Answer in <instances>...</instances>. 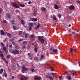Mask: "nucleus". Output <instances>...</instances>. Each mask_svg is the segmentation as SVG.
Returning a JSON list of instances; mask_svg holds the SVG:
<instances>
[{
    "mask_svg": "<svg viewBox=\"0 0 80 80\" xmlns=\"http://www.w3.org/2000/svg\"><path fill=\"white\" fill-rule=\"evenodd\" d=\"M38 38L39 41H40L41 43L43 44V43H44V42H45V39H43L44 38V36H38Z\"/></svg>",
    "mask_w": 80,
    "mask_h": 80,
    "instance_id": "nucleus-1",
    "label": "nucleus"
},
{
    "mask_svg": "<svg viewBox=\"0 0 80 80\" xmlns=\"http://www.w3.org/2000/svg\"><path fill=\"white\" fill-rule=\"evenodd\" d=\"M12 53L14 55H16L19 54V50L15 49L12 51Z\"/></svg>",
    "mask_w": 80,
    "mask_h": 80,
    "instance_id": "nucleus-2",
    "label": "nucleus"
},
{
    "mask_svg": "<svg viewBox=\"0 0 80 80\" xmlns=\"http://www.w3.org/2000/svg\"><path fill=\"white\" fill-rule=\"evenodd\" d=\"M1 44L2 46V47H3V50L5 51V53H6V54H7V48H6V47H3L5 46V44L4 43H2V42H1Z\"/></svg>",
    "mask_w": 80,
    "mask_h": 80,
    "instance_id": "nucleus-3",
    "label": "nucleus"
},
{
    "mask_svg": "<svg viewBox=\"0 0 80 80\" xmlns=\"http://www.w3.org/2000/svg\"><path fill=\"white\" fill-rule=\"evenodd\" d=\"M12 5L13 7L15 8H20L19 6L15 3H12Z\"/></svg>",
    "mask_w": 80,
    "mask_h": 80,
    "instance_id": "nucleus-4",
    "label": "nucleus"
},
{
    "mask_svg": "<svg viewBox=\"0 0 80 80\" xmlns=\"http://www.w3.org/2000/svg\"><path fill=\"white\" fill-rule=\"evenodd\" d=\"M26 70V68L25 65H23L22 67V72L24 73L25 71Z\"/></svg>",
    "mask_w": 80,
    "mask_h": 80,
    "instance_id": "nucleus-5",
    "label": "nucleus"
},
{
    "mask_svg": "<svg viewBox=\"0 0 80 80\" xmlns=\"http://www.w3.org/2000/svg\"><path fill=\"white\" fill-rule=\"evenodd\" d=\"M34 80H40L42 79V78L40 77H38L37 76H35L34 78Z\"/></svg>",
    "mask_w": 80,
    "mask_h": 80,
    "instance_id": "nucleus-6",
    "label": "nucleus"
},
{
    "mask_svg": "<svg viewBox=\"0 0 80 80\" xmlns=\"http://www.w3.org/2000/svg\"><path fill=\"white\" fill-rule=\"evenodd\" d=\"M69 8L70 10H74L75 7L73 5H72L69 6Z\"/></svg>",
    "mask_w": 80,
    "mask_h": 80,
    "instance_id": "nucleus-7",
    "label": "nucleus"
},
{
    "mask_svg": "<svg viewBox=\"0 0 80 80\" xmlns=\"http://www.w3.org/2000/svg\"><path fill=\"white\" fill-rule=\"evenodd\" d=\"M6 16L8 18L10 19L11 18V14H10L9 13H6Z\"/></svg>",
    "mask_w": 80,
    "mask_h": 80,
    "instance_id": "nucleus-8",
    "label": "nucleus"
},
{
    "mask_svg": "<svg viewBox=\"0 0 80 80\" xmlns=\"http://www.w3.org/2000/svg\"><path fill=\"white\" fill-rule=\"evenodd\" d=\"M6 34L9 38H11L12 36V34L9 32H6Z\"/></svg>",
    "mask_w": 80,
    "mask_h": 80,
    "instance_id": "nucleus-9",
    "label": "nucleus"
},
{
    "mask_svg": "<svg viewBox=\"0 0 80 80\" xmlns=\"http://www.w3.org/2000/svg\"><path fill=\"white\" fill-rule=\"evenodd\" d=\"M1 35H4L5 34V32L2 29L0 31Z\"/></svg>",
    "mask_w": 80,
    "mask_h": 80,
    "instance_id": "nucleus-10",
    "label": "nucleus"
},
{
    "mask_svg": "<svg viewBox=\"0 0 80 80\" xmlns=\"http://www.w3.org/2000/svg\"><path fill=\"white\" fill-rule=\"evenodd\" d=\"M54 8L56 9H57L58 8V6L57 4H55L54 5Z\"/></svg>",
    "mask_w": 80,
    "mask_h": 80,
    "instance_id": "nucleus-11",
    "label": "nucleus"
},
{
    "mask_svg": "<svg viewBox=\"0 0 80 80\" xmlns=\"http://www.w3.org/2000/svg\"><path fill=\"white\" fill-rule=\"evenodd\" d=\"M30 19L32 20L33 21H37V20H38V19H37V18H34L33 19V18H30Z\"/></svg>",
    "mask_w": 80,
    "mask_h": 80,
    "instance_id": "nucleus-12",
    "label": "nucleus"
},
{
    "mask_svg": "<svg viewBox=\"0 0 80 80\" xmlns=\"http://www.w3.org/2000/svg\"><path fill=\"white\" fill-rule=\"evenodd\" d=\"M41 10L42 11L45 12V11H46V8H45L43 7H42L41 9Z\"/></svg>",
    "mask_w": 80,
    "mask_h": 80,
    "instance_id": "nucleus-13",
    "label": "nucleus"
},
{
    "mask_svg": "<svg viewBox=\"0 0 80 80\" xmlns=\"http://www.w3.org/2000/svg\"><path fill=\"white\" fill-rule=\"evenodd\" d=\"M30 38L33 39H35V36L33 34H32V35L30 36Z\"/></svg>",
    "mask_w": 80,
    "mask_h": 80,
    "instance_id": "nucleus-14",
    "label": "nucleus"
},
{
    "mask_svg": "<svg viewBox=\"0 0 80 80\" xmlns=\"http://www.w3.org/2000/svg\"><path fill=\"white\" fill-rule=\"evenodd\" d=\"M21 24L23 25H24L25 24V23L24 22V21L23 20V19H22L21 20Z\"/></svg>",
    "mask_w": 80,
    "mask_h": 80,
    "instance_id": "nucleus-15",
    "label": "nucleus"
},
{
    "mask_svg": "<svg viewBox=\"0 0 80 80\" xmlns=\"http://www.w3.org/2000/svg\"><path fill=\"white\" fill-rule=\"evenodd\" d=\"M52 52L54 53H56L58 52V50L57 49H53L52 50Z\"/></svg>",
    "mask_w": 80,
    "mask_h": 80,
    "instance_id": "nucleus-16",
    "label": "nucleus"
},
{
    "mask_svg": "<svg viewBox=\"0 0 80 80\" xmlns=\"http://www.w3.org/2000/svg\"><path fill=\"white\" fill-rule=\"evenodd\" d=\"M33 22H31L29 23V27H32L33 26Z\"/></svg>",
    "mask_w": 80,
    "mask_h": 80,
    "instance_id": "nucleus-17",
    "label": "nucleus"
},
{
    "mask_svg": "<svg viewBox=\"0 0 80 80\" xmlns=\"http://www.w3.org/2000/svg\"><path fill=\"white\" fill-rule=\"evenodd\" d=\"M15 21H14V20H12V21H11V23L12 24H14L15 23Z\"/></svg>",
    "mask_w": 80,
    "mask_h": 80,
    "instance_id": "nucleus-18",
    "label": "nucleus"
},
{
    "mask_svg": "<svg viewBox=\"0 0 80 80\" xmlns=\"http://www.w3.org/2000/svg\"><path fill=\"white\" fill-rule=\"evenodd\" d=\"M34 59L35 61L38 62V58L37 57H35L34 58Z\"/></svg>",
    "mask_w": 80,
    "mask_h": 80,
    "instance_id": "nucleus-19",
    "label": "nucleus"
},
{
    "mask_svg": "<svg viewBox=\"0 0 80 80\" xmlns=\"http://www.w3.org/2000/svg\"><path fill=\"white\" fill-rule=\"evenodd\" d=\"M19 5H20V6L21 7H25V5L24 4H22L21 3H19Z\"/></svg>",
    "mask_w": 80,
    "mask_h": 80,
    "instance_id": "nucleus-20",
    "label": "nucleus"
},
{
    "mask_svg": "<svg viewBox=\"0 0 80 80\" xmlns=\"http://www.w3.org/2000/svg\"><path fill=\"white\" fill-rule=\"evenodd\" d=\"M66 77L68 78V79L69 80H70L72 78L71 76H66Z\"/></svg>",
    "mask_w": 80,
    "mask_h": 80,
    "instance_id": "nucleus-21",
    "label": "nucleus"
},
{
    "mask_svg": "<svg viewBox=\"0 0 80 80\" xmlns=\"http://www.w3.org/2000/svg\"><path fill=\"white\" fill-rule=\"evenodd\" d=\"M50 76H49V74H47L46 75V78L48 79L50 78Z\"/></svg>",
    "mask_w": 80,
    "mask_h": 80,
    "instance_id": "nucleus-22",
    "label": "nucleus"
},
{
    "mask_svg": "<svg viewBox=\"0 0 80 80\" xmlns=\"http://www.w3.org/2000/svg\"><path fill=\"white\" fill-rule=\"evenodd\" d=\"M31 72L32 73L34 72H35V70L34 69H33V68H31Z\"/></svg>",
    "mask_w": 80,
    "mask_h": 80,
    "instance_id": "nucleus-23",
    "label": "nucleus"
},
{
    "mask_svg": "<svg viewBox=\"0 0 80 80\" xmlns=\"http://www.w3.org/2000/svg\"><path fill=\"white\" fill-rule=\"evenodd\" d=\"M3 71H4V70H3V69L1 68V70H0V74H2V72H3Z\"/></svg>",
    "mask_w": 80,
    "mask_h": 80,
    "instance_id": "nucleus-24",
    "label": "nucleus"
},
{
    "mask_svg": "<svg viewBox=\"0 0 80 80\" xmlns=\"http://www.w3.org/2000/svg\"><path fill=\"white\" fill-rule=\"evenodd\" d=\"M11 56L9 54H8L7 55V58L8 59H9L10 58V57H11Z\"/></svg>",
    "mask_w": 80,
    "mask_h": 80,
    "instance_id": "nucleus-25",
    "label": "nucleus"
},
{
    "mask_svg": "<svg viewBox=\"0 0 80 80\" xmlns=\"http://www.w3.org/2000/svg\"><path fill=\"white\" fill-rule=\"evenodd\" d=\"M73 51V49L72 48H71L70 51L71 54L72 53Z\"/></svg>",
    "mask_w": 80,
    "mask_h": 80,
    "instance_id": "nucleus-26",
    "label": "nucleus"
},
{
    "mask_svg": "<svg viewBox=\"0 0 80 80\" xmlns=\"http://www.w3.org/2000/svg\"><path fill=\"white\" fill-rule=\"evenodd\" d=\"M13 28L14 30H17L18 29V28L16 27L15 26H13Z\"/></svg>",
    "mask_w": 80,
    "mask_h": 80,
    "instance_id": "nucleus-27",
    "label": "nucleus"
},
{
    "mask_svg": "<svg viewBox=\"0 0 80 80\" xmlns=\"http://www.w3.org/2000/svg\"><path fill=\"white\" fill-rule=\"evenodd\" d=\"M57 19V18L55 16H54L53 17V20H55Z\"/></svg>",
    "mask_w": 80,
    "mask_h": 80,
    "instance_id": "nucleus-28",
    "label": "nucleus"
},
{
    "mask_svg": "<svg viewBox=\"0 0 80 80\" xmlns=\"http://www.w3.org/2000/svg\"><path fill=\"white\" fill-rule=\"evenodd\" d=\"M4 76L6 77V78L7 77V74L6 72H5L4 73Z\"/></svg>",
    "mask_w": 80,
    "mask_h": 80,
    "instance_id": "nucleus-29",
    "label": "nucleus"
},
{
    "mask_svg": "<svg viewBox=\"0 0 80 80\" xmlns=\"http://www.w3.org/2000/svg\"><path fill=\"white\" fill-rule=\"evenodd\" d=\"M25 38H28V34H25Z\"/></svg>",
    "mask_w": 80,
    "mask_h": 80,
    "instance_id": "nucleus-30",
    "label": "nucleus"
},
{
    "mask_svg": "<svg viewBox=\"0 0 80 80\" xmlns=\"http://www.w3.org/2000/svg\"><path fill=\"white\" fill-rule=\"evenodd\" d=\"M28 57H29L30 58L32 57V54H30V53H28Z\"/></svg>",
    "mask_w": 80,
    "mask_h": 80,
    "instance_id": "nucleus-31",
    "label": "nucleus"
},
{
    "mask_svg": "<svg viewBox=\"0 0 80 80\" xmlns=\"http://www.w3.org/2000/svg\"><path fill=\"white\" fill-rule=\"evenodd\" d=\"M38 50V48H34V51L37 52V51Z\"/></svg>",
    "mask_w": 80,
    "mask_h": 80,
    "instance_id": "nucleus-32",
    "label": "nucleus"
},
{
    "mask_svg": "<svg viewBox=\"0 0 80 80\" xmlns=\"http://www.w3.org/2000/svg\"><path fill=\"white\" fill-rule=\"evenodd\" d=\"M61 15L60 14H58V17L59 18H61Z\"/></svg>",
    "mask_w": 80,
    "mask_h": 80,
    "instance_id": "nucleus-33",
    "label": "nucleus"
},
{
    "mask_svg": "<svg viewBox=\"0 0 80 80\" xmlns=\"http://www.w3.org/2000/svg\"><path fill=\"white\" fill-rule=\"evenodd\" d=\"M73 71H69V72H71V74H73V76H74L75 75L74 73V72L72 73V72H73Z\"/></svg>",
    "mask_w": 80,
    "mask_h": 80,
    "instance_id": "nucleus-34",
    "label": "nucleus"
},
{
    "mask_svg": "<svg viewBox=\"0 0 80 80\" xmlns=\"http://www.w3.org/2000/svg\"><path fill=\"white\" fill-rule=\"evenodd\" d=\"M15 12L16 13H17L18 12H19V11L18 10L16 9L15 10Z\"/></svg>",
    "mask_w": 80,
    "mask_h": 80,
    "instance_id": "nucleus-35",
    "label": "nucleus"
},
{
    "mask_svg": "<svg viewBox=\"0 0 80 80\" xmlns=\"http://www.w3.org/2000/svg\"><path fill=\"white\" fill-rule=\"evenodd\" d=\"M22 32H22V31H19V35H20L21 34H22Z\"/></svg>",
    "mask_w": 80,
    "mask_h": 80,
    "instance_id": "nucleus-36",
    "label": "nucleus"
},
{
    "mask_svg": "<svg viewBox=\"0 0 80 80\" xmlns=\"http://www.w3.org/2000/svg\"><path fill=\"white\" fill-rule=\"evenodd\" d=\"M0 56H1L2 58H3L4 57V54L2 53L1 54H0Z\"/></svg>",
    "mask_w": 80,
    "mask_h": 80,
    "instance_id": "nucleus-37",
    "label": "nucleus"
},
{
    "mask_svg": "<svg viewBox=\"0 0 80 80\" xmlns=\"http://www.w3.org/2000/svg\"><path fill=\"white\" fill-rule=\"evenodd\" d=\"M49 78L50 80H53V78L51 76H50Z\"/></svg>",
    "mask_w": 80,
    "mask_h": 80,
    "instance_id": "nucleus-38",
    "label": "nucleus"
},
{
    "mask_svg": "<svg viewBox=\"0 0 80 80\" xmlns=\"http://www.w3.org/2000/svg\"><path fill=\"white\" fill-rule=\"evenodd\" d=\"M23 78L25 80H27L28 79V78L26 77H23Z\"/></svg>",
    "mask_w": 80,
    "mask_h": 80,
    "instance_id": "nucleus-39",
    "label": "nucleus"
},
{
    "mask_svg": "<svg viewBox=\"0 0 80 80\" xmlns=\"http://www.w3.org/2000/svg\"><path fill=\"white\" fill-rule=\"evenodd\" d=\"M50 70H51V71H54L53 69V68L52 67H51Z\"/></svg>",
    "mask_w": 80,
    "mask_h": 80,
    "instance_id": "nucleus-40",
    "label": "nucleus"
},
{
    "mask_svg": "<svg viewBox=\"0 0 80 80\" xmlns=\"http://www.w3.org/2000/svg\"><path fill=\"white\" fill-rule=\"evenodd\" d=\"M3 11V9L2 8H0V13L2 12Z\"/></svg>",
    "mask_w": 80,
    "mask_h": 80,
    "instance_id": "nucleus-41",
    "label": "nucleus"
},
{
    "mask_svg": "<svg viewBox=\"0 0 80 80\" xmlns=\"http://www.w3.org/2000/svg\"><path fill=\"white\" fill-rule=\"evenodd\" d=\"M43 57H44L43 55H42L41 56V59H43Z\"/></svg>",
    "mask_w": 80,
    "mask_h": 80,
    "instance_id": "nucleus-42",
    "label": "nucleus"
},
{
    "mask_svg": "<svg viewBox=\"0 0 80 80\" xmlns=\"http://www.w3.org/2000/svg\"><path fill=\"white\" fill-rule=\"evenodd\" d=\"M40 26V24H38V25L37 26V27L38 28H39V27Z\"/></svg>",
    "mask_w": 80,
    "mask_h": 80,
    "instance_id": "nucleus-43",
    "label": "nucleus"
},
{
    "mask_svg": "<svg viewBox=\"0 0 80 80\" xmlns=\"http://www.w3.org/2000/svg\"><path fill=\"white\" fill-rule=\"evenodd\" d=\"M23 40V39H21L20 40H19L18 41L19 42H21Z\"/></svg>",
    "mask_w": 80,
    "mask_h": 80,
    "instance_id": "nucleus-44",
    "label": "nucleus"
},
{
    "mask_svg": "<svg viewBox=\"0 0 80 80\" xmlns=\"http://www.w3.org/2000/svg\"><path fill=\"white\" fill-rule=\"evenodd\" d=\"M27 43V42H26L25 41H24L23 42V44H25Z\"/></svg>",
    "mask_w": 80,
    "mask_h": 80,
    "instance_id": "nucleus-45",
    "label": "nucleus"
},
{
    "mask_svg": "<svg viewBox=\"0 0 80 80\" xmlns=\"http://www.w3.org/2000/svg\"><path fill=\"white\" fill-rule=\"evenodd\" d=\"M12 44L13 45H16L15 42H12Z\"/></svg>",
    "mask_w": 80,
    "mask_h": 80,
    "instance_id": "nucleus-46",
    "label": "nucleus"
},
{
    "mask_svg": "<svg viewBox=\"0 0 80 80\" xmlns=\"http://www.w3.org/2000/svg\"><path fill=\"white\" fill-rule=\"evenodd\" d=\"M12 45H9V48H12Z\"/></svg>",
    "mask_w": 80,
    "mask_h": 80,
    "instance_id": "nucleus-47",
    "label": "nucleus"
},
{
    "mask_svg": "<svg viewBox=\"0 0 80 80\" xmlns=\"http://www.w3.org/2000/svg\"><path fill=\"white\" fill-rule=\"evenodd\" d=\"M2 59L3 61H4L6 60V59L5 58H4V57L2 58Z\"/></svg>",
    "mask_w": 80,
    "mask_h": 80,
    "instance_id": "nucleus-48",
    "label": "nucleus"
},
{
    "mask_svg": "<svg viewBox=\"0 0 80 80\" xmlns=\"http://www.w3.org/2000/svg\"><path fill=\"white\" fill-rule=\"evenodd\" d=\"M52 47H51V48H50V51H52Z\"/></svg>",
    "mask_w": 80,
    "mask_h": 80,
    "instance_id": "nucleus-49",
    "label": "nucleus"
},
{
    "mask_svg": "<svg viewBox=\"0 0 80 80\" xmlns=\"http://www.w3.org/2000/svg\"><path fill=\"white\" fill-rule=\"evenodd\" d=\"M3 22L4 23H6L7 22V21H6V20H4L3 21Z\"/></svg>",
    "mask_w": 80,
    "mask_h": 80,
    "instance_id": "nucleus-50",
    "label": "nucleus"
},
{
    "mask_svg": "<svg viewBox=\"0 0 80 80\" xmlns=\"http://www.w3.org/2000/svg\"><path fill=\"white\" fill-rule=\"evenodd\" d=\"M37 45H35L34 46V48H37Z\"/></svg>",
    "mask_w": 80,
    "mask_h": 80,
    "instance_id": "nucleus-51",
    "label": "nucleus"
},
{
    "mask_svg": "<svg viewBox=\"0 0 80 80\" xmlns=\"http://www.w3.org/2000/svg\"><path fill=\"white\" fill-rule=\"evenodd\" d=\"M76 2L80 4V1H76Z\"/></svg>",
    "mask_w": 80,
    "mask_h": 80,
    "instance_id": "nucleus-52",
    "label": "nucleus"
},
{
    "mask_svg": "<svg viewBox=\"0 0 80 80\" xmlns=\"http://www.w3.org/2000/svg\"><path fill=\"white\" fill-rule=\"evenodd\" d=\"M31 3H32V2H31V1H29L28 2V4H31Z\"/></svg>",
    "mask_w": 80,
    "mask_h": 80,
    "instance_id": "nucleus-53",
    "label": "nucleus"
},
{
    "mask_svg": "<svg viewBox=\"0 0 80 80\" xmlns=\"http://www.w3.org/2000/svg\"><path fill=\"white\" fill-rule=\"evenodd\" d=\"M21 80H24V79L23 78V77H22L21 78Z\"/></svg>",
    "mask_w": 80,
    "mask_h": 80,
    "instance_id": "nucleus-54",
    "label": "nucleus"
},
{
    "mask_svg": "<svg viewBox=\"0 0 80 80\" xmlns=\"http://www.w3.org/2000/svg\"><path fill=\"white\" fill-rule=\"evenodd\" d=\"M51 73L52 74V76H54V75H55V73Z\"/></svg>",
    "mask_w": 80,
    "mask_h": 80,
    "instance_id": "nucleus-55",
    "label": "nucleus"
},
{
    "mask_svg": "<svg viewBox=\"0 0 80 80\" xmlns=\"http://www.w3.org/2000/svg\"><path fill=\"white\" fill-rule=\"evenodd\" d=\"M14 40L13 39H10L9 40V41H10V42H12V41Z\"/></svg>",
    "mask_w": 80,
    "mask_h": 80,
    "instance_id": "nucleus-56",
    "label": "nucleus"
},
{
    "mask_svg": "<svg viewBox=\"0 0 80 80\" xmlns=\"http://www.w3.org/2000/svg\"><path fill=\"white\" fill-rule=\"evenodd\" d=\"M59 78L60 79H61L62 78V77L61 76H59Z\"/></svg>",
    "mask_w": 80,
    "mask_h": 80,
    "instance_id": "nucleus-57",
    "label": "nucleus"
},
{
    "mask_svg": "<svg viewBox=\"0 0 80 80\" xmlns=\"http://www.w3.org/2000/svg\"><path fill=\"white\" fill-rule=\"evenodd\" d=\"M17 65L18 66V68H19L20 67L19 65H18V64L17 63Z\"/></svg>",
    "mask_w": 80,
    "mask_h": 80,
    "instance_id": "nucleus-58",
    "label": "nucleus"
},
{
    "mask_svg": "<svg viewBox=\"0 0 80 80\" xmlns=\"http://www.w3.org/2000/svg\"><path fill=\"white\" fill-rule=\"evenodd\" d=\"M28 68H26V71H28Z\"/></svg>",
    "mask_w": 80,
    "mask_h": 80,
    "instance_id": "nucleus-59",
    "label": "nucleus"
},
{
    "mask_svg": "<svg viewBox=\"0 0 80 80\" xmlns=\"http://www.w3.org/2000/svg\"><path fill=\"white\" fill-rule=\"evenodd\" d=\"M32 28H31V27H30V28H29V30H30L32 29Z\"/></svg>",
    "mask_w": 80,
    "mask_h": 80,
    "instance_id": "nucleus-60",
    "label": "nucleus"
},
{
    "mask_svg": "<svg viewBox=\"0 0 80 80\" xmlns=\"http://www.w3.org/2000/svg\"><path fill=\"white\" fill-rule=\"evenodd\" d=\"M38 28L37 27H36V28H35V30H37V29Z\"/></svg>",
    "mask_w": 80,
    "mask_h": 80,
    "instance_id": "nucleus-61",
    "label": "nucleus"
},
{
    "mask_svg": "<svg viewBox=\"0 0 80 80\" xmlns=\"http://www.w3.org/2000/svg\"><path fill=\"white\" fill-rule=\"evenodd\" d=\"M5 62H6V64H8V61H5Z\"/></svg>",
    "mask_w": 80,
    "mask_h": 80,
    "instance_id": "nucleus-62",
    "label": "nucleus"
},
{
    "mask_svg": "<svg viewBox=\"0 0 80 80\" xmlns=\"http://www.w3.org/2000/svg\"><path fill=\"white\" fill-rule=\"evenodd\" d=\"M72 34H75V32H72Z\"/></svg>",
    "mask_w": 80,
    "mask_h": 80,
    "instance_id": "nucleus-63",
    "label": "nucleus"
},
{
    "mask_svg": "<svg viewBox=\"0 0 80 80\" xmlns=\"http://www.w3.org/2000/svg\"><path fill=\"white\" fill-rule=\"evenodd\" d=\"M79 66L80 67V62H79Z\"/></svg>",
    "mask_w": 80,
    "mask_h": 80,
    "instance_id": "nucleus-64",
    "label": "nucleus"
}]
</instances>
